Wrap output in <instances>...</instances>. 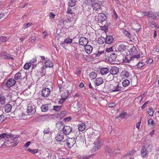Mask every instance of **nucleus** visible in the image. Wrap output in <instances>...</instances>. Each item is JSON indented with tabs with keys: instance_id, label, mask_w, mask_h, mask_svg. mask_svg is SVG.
<instances>
[{
	"instance_id": "052dcab7",
	"label": "nucleus",
	"mask_w": 159,
	"mask_h": 159,
	"mask_svg": "<svg viewBox=\"0 0 159 159\" xmlns=\"http://www.w3.org/2000/svg\"><path fill=\"white\" fill-rule=\"evenodd\" d=\"M141 118L140 119V121L137 123L136 125V127L138 129H139L140 125V123H141Z\"/></svg>"
},
{
	"instance_id": "de8ad7c7",
	"label": "nucleus",
	"mask_w": 159,
	"mask_h": 159,
	"mask_svg": "<svg viewBox=\"0 0 159 159\" xmlns=\"http://www.w3.org/2000/svg\"><path fill=\"white\" fill-rule=\"evenodd\" d=\"M148 124H151L152 125H153L154 124V122L152 119H150L148 121Z\"/></svg>"
},
{
	"instance_id": "c85d7f7f",
	"label": "nucleus",
	"mask_w": 159,
	"mask_h": 159,
	"mask_svg": "<svg viewBox=\"0 0 159 159\" xmlns=\"http://www.w3.org/2000/svg\"><path fill=\"white\" fill-rule=\"evenodd\" d=\"M105 38L103 37V36H101L97 40L98 43L100 44H102L105 42L106 43V41H105Z\"/></svg>"
},
{
	"instance_id": "69168bd1",
	"label": "nucleus",
	"mask_w": 159,
	"mask_h": 159,
	"mask_svg": "<svg viewBox=\"0 0 159 159\" xmlns=\"http://www.w3.org/2000/svg\"><path fill=\"white\" fill-rule=\"evenodd\" d=\"M49 14V16L51 18L53 19L55 17V14H54L53 13L50 12Z\"/></svg>"
},
{
	"instance_id": "09e8293b",
	"label": "nucleus",
	"mask_w": 159,
	"mask_h": 159,
	"mask_svg": "<svg viewBox=\"0 0 159 159\" xmlns=\"http://www.w3.org/2000/svg\"><path fill=\"white\" fill-rule=\"evenodd\" d=\"M81 71V69L80 68H77L76 71V74L77 75H79L80 74Z\"/></svg>"
},
{
	"instance_id": "f3484780",
	"label": "nucleus",
	"mask_w": 159,
	"mask_h": 159,
	"mask_svg": "<svg viewBox=\"0 0 159 159\" xmlns=\"http://www.w3.org/2000/svg\"><path fill=\"white\" fill-rule=\"evenodd\" d=\"M121 87L119 84H116L113 86V87L111 89V91L113 92H118L121 90Z\"/></svg>"
},
{
	"instance_id": "e433bc0d",
	"label": "nucleus",
	"mask_w": 159,
	"mask_h": 159,
	"mask_svg": "<svg viewBox=\"0 0 159 159\" xmlns=\"http://www.w3.org/2000/svg\"><path fill=\"white\" fill-rule=\"evenodd\" d=\"M123 33L124 35L127 37L129 39L131 38V35L130 33L127 30H125L123 31Z\"/></svg>"
},
{
	"instance_id": "20e7f679",
	"label": "nucleus",
	"mask_w": 159,
	"mask_h": 159,
	"mask_svg": "<svg viewBox=\"0 0 159 159\" xmlns=\"http://www.w3.org/2000/svg\"><path fill=\"white\" fill-rule=\"evenodd\" d=\"M106 19V16L103 13L98 14V16L97 15L95 16V19L100 23H102Z\"/></svg>"
},
{
	"instance_id": "2f4dec72",
	"label": "nucleus",
	"mask_w": 159,
	"mask_h": 159,
	"mask_svg": "<svg viewBox=\"0 0 159 159\" xmlns=\"http://www.w3.org/2000/svg\"><path fill=\"white\" fill-rule=\"evenodd\" d=\"M76 4L75 0H70L68 3L69 6L73 7L75 6Z\"/></svg>"
},
{
	"instance_id": "c9c22d12",
	"label": "nucleus",
	"mask_w": 159,
	"mask_h": 159,
	"mask_svg": "<svg viewBox=\"0 0 159 159\" xmlns=\"http://www.w3.org/2000/svg\"><path fill=\"white\" fill-rule=\"evenodd\" d=\"M21 77V73L20 72L17 73L15 75L14 78L16 80H20Z\"/></svg>"
},
{
	"instance_id": "c756f323",
	"label": "nucleus",
	"mask_w": 159,
	"mask_h": 159,
	"mask_svg": "<svg viewBox=\"0 0 159 159\" xmlns=\"http://www.w3.org/2000/svg\"><path fill=\"white\" fill-rule=\"evenodd\" d=\"M78 129L80 131H83L85 129V124L84 123H82L79 125Z\"/></svg>"
},
{
	"instance_id": "6e6d98bb",
	"label": "nucleus",
	"mask_w": 159,
	"mask_h": 159,
	"mask_svg": "<svg viewBox=\"0 0 159 159\" xmlns=\"http://www.w3.org/2000/svg\"><path fill=\"white\" fill-rule=\"evenodd\" d=\"M71 119V116H68L65 118L64 119V120L66 122H68L69 121H70Z\"/></svg>"
},
{
	"instance_id": "4468645a",
	"label": "nucleus",
	"mask_w": 159,
	"mask_h": 159,
	"mask_svg": "<svg viewBox=\"0 0 159 159\" xmlns=\"http://www.w3.org/2000/svg\"><path fill=\"white\" fill-rule=\"evenodd\" d=\"M64 134L61 132L58 133L55 137V139L58 141H61L64 139Z\"/></svg>"
},
{
	"instance_id": "4d7b16f0",
	"label": "nucleus",
	"mask_w": 159,
	"mask_h": 159,
	"mask_svg": "<svg viewBox=\"0 0 159 159\" xmlns=\"http://www.w3.org/2000/svg\"><path fill=\"white\" fill-rule=\"evenodd\" d=\"M150 11H143L142 12V13H143V15L145 16H148L149 15V14H150Z\"/></svg>"
},
{
	"instance_id": "cd10ccee",
	"label": "nucleus",
	"mask_w": 159,
	"mask_h": 159,
	"mask_svg": "<svg viewBox=\"0 0 159 159\" xmlns=\"http://www.w3.org/2000/svg\"><path fill=\"white\" fill-rule=\"evenodd\" d=\"M6 102V98L3 95H0V104L2 105H4Z\"/></svg>"
},
{
	"instance_id": "f8f14e48",
	"label": "nucleus",
	"mask_w": 159,
	"mask_h": 159,
	"mask_svg": "<svg viewBox=\"0 0 159 159\" xmlns=\"http://www.w3.org/2000/svg\"><path fill=\"white\" fill-rule=\"evenodd\" d=\"M88 39L84 37H81L79 39V44L80 45L84 46L87 45L88 43Z\"/></svg>"
},
{
	"instance_id": "0eeeda50",
	"label": "nucleus",
	"mask_w": 159,
	"mask_h": 159,
	"mask_svg": "<svg viewBox=\"0 0 159 159\" xmlns=\"http://www.w3.org/2000/svg\"><path fill=\"white\" fill-rule=\"evenodd\" d=\"M75 143V139L74 138H69L66 141V145L69 148H70L74 145Z\"/></svg>"
},
{
	"instance_id": "393cba45",
	"label": "nucleus",
	"mask_w": 159,
	"mask_h": 159,
	"mask_svg": "<svg viewBox=\"0 0 159 159\" xmlns=\"http://www.w3.org/2000/svg\"><path fill=\"white\" fill-rule=\"evenodd\" d=\"M105 152L107 155L111 156L113 153V152L109 147L107 146L105 149Z\"/></svg>"
},
{
	"instance_id": "bb28decb",
	"label": "nucleus",
	"mask_w": 159,
	"mask_h": 159,
	"mask_svg": "<svg viewBox=\"0 0 159 159\" xmlns=\"http://www.w3.org/2000/svg\"><path fill=\"white\" fill-rule=\"evenodd\" d=\"M12 106L10 104H7L5 107V110L6 112L8 113L11 111Z\"/></svg>"
},
{
	"instance_id": "338daca9",
	"label": "nucleus",
	"mask_w": 159,
	"mask_h": 159,
	"mask_svg": "<svg viewBox=\"0 0 159 159\" xmlns=\"http://www.w3.org/2000/svg\"><path fill=\"white\" fill-rule=\"evenodd\" d=\"M43 34H44L43 38L44 39H45L46 38V37L48 36V34H47V32L46 31H44L43 32Z\"/></svg>"
},
{
	"instance_id": "5701e85b",
	"label": "nucleus",
	"mask_w": 159,
	"mask_h": 159,
	"mask_svg": "<svg viewBox=\"0 0 159 159\" xmlns=\"http://www.w3.org/2000/svg\"><path fill=\"white\" fill-rule=\"evenodd\" d=\"M46 67H52L53 66V64L49 60H46L44 62Z\"/></svg>"
},
{
	"instance_id": "2eb2a0df",
	"label": "nucleus",
	"mask_w": 159,
	"mask_h": 159,
	"mask_svg": "<svg viewBox=\"0 0 159 159\" xmlns=\"http://www.w3.org/2000/svg\"><path fill=\"white\" fill-rule=\"evenodd\" d=\"M107 55L108 60L111 61H115L116 57V55L113 52H110Z\"/></svg>"
},
{
	"instance_id": "39448f33",
	"label": "nucleus",
	"mask_w": 159,
	"mask_h": 159,
	"mask_svg": "<svg viewBox=\"0 0 159 159\" xmlns=\"http://www.w3.org/2000/svg\"><path fill=\"white\" fill-rule=\"evenodd\" d=\"M119 68L116 66H114L112 67L109 72L111 74V75H108V77L111 76V79H113V75H116L119 73Z\"/></svg>"
},
{
	"instance_id": "a878e982",
	"label": "nucleus",
	"mask_w": 159,
	"mask_h": 159,
	"mask_svg": "<svg viewBox=\"0 0 159 159\" xmlns=\"http://www.w3.org/2000/svg\"><path fill=\"white\" fill-rule=\"evenodd\" d=\"M103 82V80L101 78H98L95 80V84L97 86L101 84Z\"/></svg>"
},
{
	"instance_id": "bf43d9fd",
	"label": "nucleus",
	"mask_w": 159,
	"mask_h": 159,
	"mask_svg": "<svg viewBox=\"0 0 159 159\" xmlns=\"http://www.w3.org/2000/svg\"><path fill=\"white\" fill-rule=\"evenodd\" d=\"M116 104L115 103H111L108 104V107L110 108H112L114 107H115L116 106Z\"/></svg>"
},
{
	"instance_id": "b1692460",
	"label": "nucleus",
	"mask_w": 159,
	"mask_h": 159,
	"mask_svg": "<svg viewBox=\"0 0 159 159\" xmlns=\"http://www.w3.org/2000/svg\"><path fill=\"white\" fill-rule=\"evenodd\" d=\"M93 48L90 45H86L85 46V50L87 53L89 54L92 51Z\"/></svg>"
},
{
	"instance_id": "603ef678",
	"label": "nucleus",
	"mask_w": 159,
	"mask_h": 159,
	"mask_svg": "<svg viewBox=\"0 0 159 159\" xmlns=\"http://www.w3.org/2000/svg\"><path fill=\"white\" fill-rule=\"evenodd\" d=\"M50 132V129L49 128H46L44 130L43 133L44 134H48Z\"/></svg>"
},
{
	"instance_id": "a211bd4d",
	"label": "nucleus",
	"mask_w": 159,
	"mask_h": 159,
	"mask_svg": "<svg viewBox=\"0 0 159 159\" xmlns=\"http://www.w3.org/2000/svg\"><path fill=\"white\" fill-rule=\"evenodd\" d=\"M91 2V4L92 5V7L94 10L97 11L99 10L100 7L101 6L100 4H98L96 2L93 3L92 1H93V2H94V0H90Z\"/></svg>"
},
{
	"instance_id": "f704fd0d",
	"label": "nucleus",
	"mask_w": 159,
	"mask_h": 159,
	"mask_svg": "<svg viewBox=\"0 0 159 159\" xmlns=\"http://www.w3.org/2000/svg\"><path fill=\"white\" fill-rule=\"evenodd\" d=\"M72 39L67 38L64 40V43L67 44H70L72 43Z\"/></svg>"
},
{
	"instance_id": "ea45409f",
	"label": "nucleus",
	"mask_w": 159,
	"mask_h": 159,
	"mask_svg": "<svg viewBox=\"0 0 159 159\" xmlns=\"http://www.w3.org/2000/svg\"><path fill=\"white\" fill-rule=\"evenodd\" d=\"M148 24L152 28L155 27L156 25V23L153 21H149Z\"/></svg>"
},
{
	"instance_id": "7ed1b4c3",
	"label": "nucleus",
	"mask_w": 159,
	"mask_h": 159,
	"mask_svg": "<svg viewBox=\"0 0 159 159\" xmlns=\"http://www.w3.org/2000/svg\"><path fill=\"white\" fill-rule=\"evenodd\" d=\"M36 111L34 106L32 104H28L27 112L29 115L33 114Z\"/></svg>"
},
{
	"instance_id": "1a4fd4ad",
	"label": "nucleus",
	"mask_w": 159,
	"mask_h": 159,
	"mask_svg": "<svg viewBox=\"0 0 159 159\" xmlns=\"http://www.w3.org/2000/svg\"><path fill=\"white\" fill-rule=\"evenodd\" d=\"M16 117L19 119H25L26 118V115L23 113L21 110H19L15 112Z\"/></svg>"
},
{
	"instance_id": "8fccbe9b",
	"label": "nucleus",
	"mask_w": 159,
	"mask_h": 159,
	"mask_svg": "<svg viewBox=\"0 0 159 159\" xmlns=\"http://www.w3.org/2000/svg\"><path fill=\"white\" fill-rule=\"evenodd\" d=\"M120 149L118 148H116L114 149V152L115 154H119L120 153Z\"/></svg>"
},
{
	"instance_id": "c03bdc74",
	"label": "nucleus",
	"mask_w": 159,
	"mask_h": 159,
	"mask_svg": "<svg viewBox=\"0 0 159 159\" xmlns=\"http://www.w3.org/2000/svg\"><path fill=\"white\" fill-rule=\"evenodd\" d=\"M61 98L60 99L58 102V103L60 104H62L67 99V97H66L65 98Z\"/></svg>"
},
{
	"instance_id": "680f3d73",
	"label": "nucleus",
	"mask_w": 159,
	"mask_h": 159,
	"mask_svg": "<svg viewBox=\"0 0 159 159\" xmlns=\"http://www.w3.org/2000/svg\"><path fill=\"white\" fill-rule=\"evenodd\" d=\"M67 97V98H68V95L66 93H63L61 95V97L62 98H65Z\"/></svg>"
},
{
	"instance_id": "9d476101",
	"label": "nucleus",
	"mask_w": 159,
	"mask_h": 159,
	"mask_svg": "<svg viewBox=\"0 0 159 159\" xmlns=\"http://www.w3.org/2000/svg\"><path fill=\"white\" fill-rule=\"evenodd\" d=\"M127 47V46L125 43H122L119 44L117 47V49L119 51L122 52L126 49Z\"/></svg>"
},
{
	"instance_id": "e2e57ef3",
	"label": "nucleus",
	"mask_w": 159,
	"mask_h": 159,
	"mask_svg": "<svg viewBox=\"0 0 159 159\" xmlns=\"http://www.w3.org/2000/svg\"><path fill=\"white\" fill-rule=\"evenodd\" d=\"M31 143L30 141H28L27 142L25 145V147L26 148L28 147L30 144H31Z\"/></svg>"
},
{
	"instance_id": "6ab92c4d",
	"label": "nucleus",
	"mask_w": 159,
	"mask_h": 159,
	"mask_svg": "<svg viewBox=\"0 0 159 159\" xmlns=\"http://www.w3.org/2000/svg\"><path fill=\"white\" fill-rule=\"evenodd\" d=\"M105 40L106 41V43L110 44L112 43L114 40V38L111 35H108L106 37Z\"/></svg>"
},
{
	"instance_id": "f257e3e1",
	"label": "nucleus",
	"mask_w": 159,
	"mask_h": 159,
	"mask_svg": "<svg viewBox=\"0 0 159 159\" xmlns=\"http://www.w3.org/2000/svg\"><path fill=\"white\" fill-rule=\"evenodd\" d=\"M14 136V135L7 134L6 133L1 134H0V143L5 145L7 143L9 144L8 142H9L8 139H7L10 138L14 140L13 142H11V143L12 144V145L16 146L20 142V140L18 139L16 136Z\"/></svg>"
},
{
	"instance_id": "4be33fe9",
	"label": "nucleus",
	"mask_w": 159,
	"mask_h": 159,
	"mask_svg": "<svg viewBox=\"0 0 159 159\" xmlns=\"http://www.w3.org/2000/svg\"><path fill=\"white\" fill-rule=\"evenodd\" d=\"M63 123L62 121H59L56 124V127L58 129V130H63V128L64 126Z\"/></svg>"
},
{
	"instance_id": "7c9ffc66",
	"label": "nucleus",
	"mask_w": 159,
	"mask_h": 159,
	"mask_svg": "<svg viewBox=\"0 0 159 159\" xmlns=\"http://www.w3.org/2000/svg\"><path fill=\"white\" fill-rule=\"evenodd\" d=\"M89 76L91 80H93L95 78L97 77V75L95 72L93 71L90 73Z\"/></svg>"
},
{
	"instance_id": "4c0bfd02",
	"label": "nucleus",
	"mask_w": 159,
	"mask_h": 159,
	"mask_svg": "<svg viewBox=\"0 0 159 159\" xmlns=\"http://www.w3.org/2000/svg\"><path fill=\"white\" fill-rule=\"evenodd\" d=\"M42 111L43 112H46L48 110V107L46 105H43L41 107Z\"/></svg>"
},
{
	"instance_id": "72a5a7b5",
	"label": "nucleus",
	"mask_w": 159,
	"mask_h": 159,
	"mask_svg": "<svg viewBox=\"0 0 159 159\" xmlns=\"http://www.w3.org/2000/svg\"><path fill=\"white\" fill-rule=\"evenodd\" d=\"M31 64V62L26 63L24 65L23 68L25 70H28L30 67Z\"/></svg>"
},
{
	"instance_id": "dca6fc26",
	"label": "nucleus",
	"mask_w": 159,
	"mask_h": 159,
	"mask_svg": "<svg viewBox=\"0 0 159 159\" xmlns=\"http://www.w3.org/2000/svg\"><path fill=\"white\" fill-rule=\"evenodd\" d=\"M0 55L5 60H8L9 59H11L12 60H14V58L13 57H10V55L8 54L6 52H2Z\"/></svg>"
},
{
	"instance_id": "9b49d317",
	"label": "nucleus",
	"mask_w": 159,
	"mask_h": 159,
	"mask_svg": "<svg viewBox=\"0 0 159 159\" xmlns=\"http://www.w3.org/2000/svg\"><path fill=\"white\" fill-rule=\"evenodd\" d=\"M50 93V90L48 88H45L42 91L41 96L43 98L47 97Z\"/></svg>"
},
{
	"instance_id": "ddd939ff",
	"label": "nucleus",
	"mask_w": 159,
	"mask_h": 159,
	"mask_svg": "<svg viewBox=\"0 0 159 159\" xmlns=\"http://www.w3.org/2000/svg\"><path fill=\"white\" fill-rule=\"evenodd\" d=\"M16 83V81L15 80L12 78H10L7 80L6 84L8 87H11L14 86Z\"/></svg>"
},
{
	"instance_id": "49530a36",
	"label": "nucleus",
	"mask_w": 159,
	"mask_h": 159,
	"mask_svg": "<svg viewBox=\"0 0 159 159\" xmlns=\"http://www.w3.org/2000/svg\"><path fill=\"white\" fill-rule=\"evenodd\" d=\"M112 47L110 48H108L106 50H105L106 53H107V54H109V53L110 52H113L112 51Z\"/></svg>"
},
{
	"instance_id": "a19ab883",
	"label": "nucleus",
	"mask_w": 159,
	"mask_h": 159,
	"mask_svg": "<svg viewBox=\"0 0 159 159\" xmlns=\"http://www.w3.org/2000/svg\"><path fill=\"white\" fill-rule=\"evenodd\" d=\"M7 39V37L5 36H2L0 37V42H5L6 41Z\"/></svg>"
},
{
	"instance_id": "774afa93",
	"label": "nucleus",
	"mask_w": 159,
	"mask_h": 159,
	"mask_svg": "<svg viewBox=\"0 0 159 159\" xmlns=\"http://www.w3.org/2000/svg\"><path fill=\"white\" fill-rule=\"evenodd\" d=\"M124 76L126 78H128L129 76V73L127 71H124Z\"/></svg>"
},
{
	"instance_id": "864d4df0",
	"label": "nucleus",
	"mask_w": 159,
	"mask_h": 159,
	"mask_svg": "<svg viewBox=\"0 0 159 159\" xmlns=\"http://www.w3.org/2000/svg\"><path fill=\"white\" fill-rule=\"evenodd\" d=\"M127 114L126 113H123L120 114L119 116V117L122 118H124L125 116H127Z\"/></svg>"
},
{
	"instance_id": "58836bf2",
	"label": "nucleus",
	"mask_w": 159,
	"mask_h": 159,
	"mask_svg": "<svg viewBox=\"0 0 159 159\" xmlns=\"http://www.w3.org/2000/svg\"><path fill=\"white\" fill-rule=\"evenodd\" d=\"M53 110L56 111H58L61 110V108L62 107L61 106H54L53 107Z\"/></svg>"
},
{
	"instance_id": "412c9836",
	"label": "nucleus",
	"mask_w": 159,
	"mask_h": 159,
	"mask_svg": "<svg viewBox=\"0 0 159 159\" xmlns=\"http://www.w3.org/2000/svg\"><path fill=\"white\" fill-rule=\"evenodd\" d=\"M100 72L102 75H105L109 72V70L107 67L103 68L100 69Z\"/></svg>"
},
{
	"instance_id": "3c124183",
	"label": "nucleus",
	"mask_w": 159,
	"mask_h": 159,
	"mask_svg": "<svg viewBox=\"0 0 159 159\" xmlns=\"http://www.w3.org/2000/svg\"><path fill=\"white\" fill-rule=\"evenodd\" d=\"M145 65V64L143 62H140L137 65V67L138 68H141L143 65Z\"/></svg>"
},
{
	"instance_id": "aec40b11",
	"label": "nucleus",
	"mask_w": 159,
	"mask_h": 159,
	"mask_svg": "<svg viewBox=\"0 0 159 159\" xmlns=\"http://www.w3.org/2000/svg\"><path fill=\"white\" fill-rule=\"evenodd\" d=\"M141 153L142 156L143 157H145L148 155V152L145 147L144 146L142 147V149L141 150Z\"/></svg>"
},
{
	"instance_id": "13d9d810",
	"label": "nucleus",
	"mask_w": 159,
	"mask_h": 159,
	"mask_svg": "<svg viewBox=\"0 0 159 159\" xmlns=\"http://www.w3.org/2000/svg\"><path fill=\"white\" fill-rule=\"evenodd\" d=\"M67 12L68 13L72 14L73 13V11H72V9L70 7H68L67 8Z\"/></svg>"
},
{
	"instance_id": "f03ea898",
	"label": "nucleus",
	"mask_w": 159,
	"mask_h": 159,
	"mask_svg": "<svg viewBox=\"0 0 159 159\" xmlns=\"http://www.w3.org/2000/svg\"><path fill=\"white\" fill-rule=\"evenodd\" d=\"M129 52V54L132 56L130 57L129 60L127 61V63H129V61L134 60V59L137 60L138 58H140L139 55H137L138 52L136 48L133 45L131 46Z\"/></svg>"
},
{
	"instance_id": "5fc2aeb1",
	"label": "nucleus",
	"mask_w": 159,
	"mask_h": 159,
	"mask_svg": "<svg viewBox=\"0 0 159 159\" xmlns=\"http://www.w3.org/2000/svg\"><path fill=\"white\" fill-rule=\"evenodd\" d=\"M37 62V58L35 57H34L30 61V62H31V63H35Z\"/></svg>"
},
{
	"instance_id": "a18cd8bd",
	"label": "nucleus",
	"mask_w": 159,
	"mask_h": 159,
	"mask_svg": "<svg viewBox=\"0 0 159 159\" xmlns=\"http://www.w3.org/2000/svg\"><path fill=\"white\" fill-rule=\"evenodd\" d=\"M28 151L31 153L34 154L35 153H37L38 152V149H31L29 148L28 149Z\"/></svg>"
},
{
	"instance_id": "37998d69",
	"label": "nucleus",
	"mask_w": 159,
	"mask_h": 159,
	"mask_svg": "<svg viewBox=\"0 0 159 159\" xmlns=\"http://www.w3.org/2000/svg\"><path fill=\"white\" fill-rule=\"evenodd\" d=\"M148 113L150 116H153V111L152 108H149V110L148 111Z\"/></svg>"
},
{
	"instance_id": "6e6552de",
	"label": "nucleus",
	"mask_w": 159,
	"mask_h": 159,
	"mask_svg": "<svg viewBox=\"0 0 159 159\" xmlns=\"http://www.w3.org/2000/svg\"><path fill=\"white\" fill-rule=\"evenodd\" d=\"M62 130L64 134L68 135L72 131V128L69 126L66 125L63 126Z\"/></svg>"
},
{
	"instance_id": "79ce46f5",
	"label": "nucleus",
	"mask_w": 159,
	"mask_h": 159,
	"mask_svg": "<svg viewBox=\"0 0 159 159\" xmlns=\"http://www.w3.org/2000/svg\"><path fill=\"white\" fill-rule=\"evenodd\" d=\"M103 53L107 54V53H106L105 50H102L101 51H98V53L96 54V56L98 57H99L100 55Z\"/></svg>"
},
{
	"instance_id": "0e129e2a",
	"label": "nucleus",
	"mask_w": 159,
	"mask_h": 159,
	"mask_svg": "<svg viewBox=\"0 0 159 159\" xmlns=\"http://www.w3.org/2000/svg\"><path fill=\"white\" fill-rule=\"evenodd\" d=\"M31 25V24L30 23H28L26 24H24V26L25 27V28H28Z\"/></svg>"
},
{
	"instance_id": "473e14b6",
	"label": "nucleus",
	"mask_w": 159,
	"mask_h": 159,
	"mask_svg": "<svg viewBox=\"0 0 159 159\" xmlns=\"http://www.w3.org/2000/svg\"><path fill=\"white\" fill-rule=\"evenodd\" d=\"M129 81L128 80H125L122 83V85L124 87H126L129 84Z\"/></svg>"
},
{
	"instance_id": "423d86ee",
	"label": "nucleus",
	"mask_w": 159,
	"mask_h": 159,
	"mask_svg": "<svg viewBox=\"0 0 159 159\" xmlns=\"http://www.w3.org/2000/svg\"><path fill=\"white\" fill-rule=\"evenodd\" d=\"M102 146V143L99 140H97L95 142L94 145L91 151L93 152H95L96 150L99 149Z\"/></svg>"
}]
</instances>
